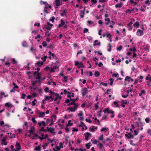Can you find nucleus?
Returning a JSON list of instances; mask_svg holds the SVG:
<instances>
[{"instance_id": "56", "label": "nucleus", "mask_w": 151, "mask_h": 151, "mask_svg": "<svg viewBox=\"0 0 151 151\" xmlns=\"http://www.w3.org/2000/svg\"><path fill=\"white\" fill-rule=\"evenodd\" d=\"M0 95H1V96L4 95V97H7V96H8V94H6V95H5V93L4 92H1L0 93Z\"/></svg>"}, {"instance_id": "44", "label": "nucleus", "mask_w": 151, "mask_h": 151, "mask_svg": "<svg viewBox=\"0 0 151 151\" xmlns=\"http://www.w3.org/2000/svg\"><path fill=\"white\" fill-rule=\"evenodd\" d=\"M113 103L114 106V107H119V106L118 104V102H117V101H114Z\"/></svg>"}, {"instance_id": "5", "label": "nucleus", "mask_w": 151, "mask_h": 151, "mask_svg": "<svg viewBox=\"0 0 151 151\" xmlns=\"http://www.w3.org/2000/svg\"><path fill=\"white\" fill-rule=\"evenodd\" d=\"M40 69V68H37V69H35V70H37V71L35 72V75L37 78H40L41 75L42 74L41 72H38Z\"/></svg>"}, {"instance_id": "40", "label": "nucleus", "mask_w": 151, "mask_h": 151, "mask_svg": "<svg viewBox=\"0 0 151 151\" xmlns=\"http://www.w3.org/2000/svg\"><path fill=\"white\" fill-rule=\"evenodd\" d=\"M51 122L50 123L49 126H51L54 124L55 121L53 119V117H52V116H51V118H50Z\"/></svg>"}, {"instance_id": "54", "label": "nucleus", "mask_w": 151, "mask_h": 151, "mask_svg": "<svg viewBox=\"0 0 151 151\" xmlns=\"http://www.w3.org/2000/svg\"><path fill=\"white\" fill-rule=\"evenodd\" d=\"M91 143L90 142H89L88 143H86V148L87 149H89L90 148V147H91Z\"/></svg>"}, {"instance_id": "49", "label": "nucleus", "mask_w": 151, "mask_h": 151, "mask_svg": "<svg viewBox=\"0 0 151 151\" xmlns=\"http://www.w3.org/2000/svg\"><path fill=\"white\" fill-rule=\"evenodd\" d=\"M72 115H70V114H65L64 116V118L66 119H68L70 117H71Z\"/></svg>"}, {"instance_id": "17", "label": "nucleus", "mask_w": 151, "mask_h": 151, "mask_svg": "<svg viewBox=\"0 0 151 151\" xmlns=\"http://www.w3.org/2000/svg\"><path fill=\"white\" fill-rule=\"evenodd\" d=\"M44 70L47 71H49V72L52 73L55 72L54 70L52 68H50L49 66H46L44 68Z\"/></svg>"}, {"instance_id": "52", "label": "nucleus", "mask_w": 151, "mask_h": 151, "mask_svg": "<svg viewBox=\"0 0 151 151\" xmlns=\"http://www.w3.org/2000/svg\"><path fill=\"white\" fill-rule=\"evenodd\" d=\"M99 102H97L95 104V108L96 109H97L99 108Z\"/></svg>"}, {"instance_id": "45", "label": "nucleus", "mask_w": 151, "mask_h": 151, "mask_svg": "<svg viewBox=\"0 0 151 151\" xmlns=\"http://www.w3.org/2000/svg\"><path fill=\"white\" fill-rule=\"evenodd\" d=\"M79 130V129L76 127H73L72 128V134H74V132H78Z\"/></svg>"}, {"instance_id": "12", "label": "nucleus", "mask_w": 151, "mask_h": 151, "mask_svg": "<svg viewBox=\"0 0 151 151\" xmlns=\"http://www.w3.org/2000/svg\"><path fill=\"white\" fill-rule=\"evenodd\" d=\"M15 148L13 150V151H19L21 148L20 144L19 143H17L15 145Z\"/></svg>"}, {"instance_id": "36", "label": "nucleus", "mask_w": 151, "mask_h": 151, "mask_svg": "<svg viewBox=\"0 0 151 151\" xmlns=\"http://www.w3.org/2000/svg\"><path fill=\"white\" fill-rule=\"evenodd\" d=\"M60 22H61V23L59 25H58V27H62V26H63V25H64V24H65V22L64 21H63V19H61V20H60Z\"/></svg>"}, {"instance_id": "37", "label": "nucleus", "mask_w": 151, "mask_h": 151, "mask_svg": "<svg viewBox=\"0 0 151 151\" xmlns=\"http://www.w3.org/2000/svg\"><path fill=\"white\" fill-rule=\"evenodd\" d=\"M139 25L140 23L139 22H138V21H137V22H136L134 24H133V26L134 27H137V28L139 27Z\"/></svg>"}, {"instance_id": "25", "label": "nucleus", "mask_w": 151, "mask_h": 151, "mask_svg": "<svg viewBox=\"0 0 151 151\" xmlns=\"http://www.w3.org/2000/svg\"><path fill=\"white\" fill-rule=\"evenodd\" d=\"M38 125L39 127L43 126L45 127L46 126V124L45 121H42L40 122H39L38 124Z\"/></svg>"}, {"instance_id": "9", "label": "nucleus", "mask_w": 151, "mask_h": 151, "mask_svg": "<svg viewBox=\"0 0 151 151\" xmlns=\"http://www.w3.org/2000/svg\"><path fill=\"white\" fill-rule=\"evenodd\" d=\"M75 65H77L78 68H81V67H84L85 65L81 62H79L78 61H75Z\"/></svg>"}, {"instance_id": "48", "label": "nucleus", "mask_w": 151, "mask_h": 151, "mask_svg": "<svg viewBox=\"0 0 151 151\" xmlns=\"http://www.w3.org/2000/svg\"><path fill=\"white\" fill-rule=\"evenodd\" d=\"M34 150L37 151H41V148L40 146H37L36 147Z\"/></svg>"}, {"instance_id": "27", "label": "nucleus", "mask_w": 151, "mask_h": 151, "mask_svg": "<svg viewBox=\"0 0 151 151\" xmlns=\"http://www.w3.org/2000/svg\"><path fill=\"white\" fill-rule=\"evenodd\" d=\"M55 64H56V65H55L53 67V68H52L54 70V69H58L60 65L59 62L58 61H56L55 63Z\"/></svg>"}, {"instance_id": "23", "label": "nucleus", "mask_w": 151, "mask_h": 151, "mask_svg": "<svg viewBox=\"0 0 151 151\" xmlns=\"http://www.w3.org/2000/svg\"><path fill=\"white\" fill-rule=\"evenodd\" d=\"M51 98V99L50 101H53V98H52L51 96H45V98L44 100H43V103L44 104V101H46V100L47 99H49Z\"/></svg>"}, {"instance_id": "1", "label": "nucleus", "mask_w": 151, "mask_h": 151, "mask_svg": "<svg viewBox=\"0 0 151 151\" xmlns=\"http://www.w3.org/2000/svg\"><path fill=\"white\" fill-rule=\"evenodd\" d=\"M41 136H40V135H39L38 136V138L40 139V140H42L43 139H44V138H46L47 139V142L45 143V145L46 147H47L49 143H52V142H54L55 140V139H49V138H48V135H45L44 134L42 133H41Z\"/></svg>"}, {"instance_id": "38", "label": "nucleus", "mask_w": 151, "mask_h": 151, "mask_svg": "<svg viewBox=\"0 0 151 151\" xmlns=\"http://www.w3.org/2000/svg\"><path fill=\"white\" fill-rule=\"evenodd\" d=\"M123 5V4L122 3V2H121L120 3H117L115 5V7L116 8H120L122 7Z\"/></svg>"}, {"instance_id": "19", "label": "nucleus", "mask_w": 151, "mask_h": 151, "mask_svg": "<svg viewBox=\"0 0 151 151\" xmlns=\"http://www.w3.org/2000/svg\"><path fill=\"white\" fill-rule=\"evenodd\" d=\"M5 106L9 109V108L14 107V106L12 105V104L9 102H6L5 103Z\"/></svg>"}, {"instance_id": "2", "label": "nucleus", "mask_w": 151, "mask_h": 151, "mask_svg": "<svg viewBox=\"0 0 151 151\" xmlns=\"http://www.w3.org/2000/svg\"><path fill=\"white\" fill-rule=\"evenodd\" d=\"M74 107H69L67 109V110H69L71 112H75L78 109V104H74Z\"/></svg>"}, {"instance_id": "57", "label": "nucleus", "mask_w": 151, "mask_h": 151, "mask_svg": "<svg viewBox=\"0 0 151 151\" xmlns=\"http://www.w3.org/2000/svg\"><path fill=\"white\" fill-rule=\"evenodd\" d=\"M64 80H63V82H67L68 80V77H66V76H64L63 77Z\"/></svg>"}, {"instance_id": "59", "label": "nucleus", "mask_w": 151, "mask_h": 151, "mask_svg": "<svg viewBox=\"0 0 151 151\" xmlns=\"http://www.w3.org/2000/svg\"><path fill=\"white\" fill-rule=\"evenodd\" d=\"M31 121L34 123L35 124H36L37 123V122L36 120H35V118L32 117L31 119Z\"/></svg>"}, {"instance_id": "39", "label": "nucleus", "mask_w": 151, "mask_h": 151, "mask_svg": "<svg viewBox=\"0 0 151 151\" xmlns=\"http://www.w3.org/2000/svg\"><path fill=\"white\" fill-rule=\"evenodd\" d=\"M100 42H99L98 40H95L94 41L93 45L95 46L96 45H100Z\"/></svg>"}, {"instance_id": "53", "label": "nucleus", "mask_w": 151, "mask_h": 151, "mask_svg": "<svg viewBox=\"0 0 151 151\" xmlns=\"http://www.w3.org/2000/svg\"><path fill=\"white\" fill-rule=\"evenodd\" d=\"M94 75L96 77H99L100 76V73L98 71H96L95 72Z\"/></svg>"}, {"instance_id": "6", "label": "nucleus", "mask_w": 151, "mask_h": 151, "mask_svg": "<svg viewBox=\"0 0 151 151\" xmlns=\"http://www.w3.org/2000/svg\"><path fill=\"white\" fill-rule=\"evenodd\" d=\"M46 131L50 132L53 134H55V129L53 127H49V126H47Z\"/></svg>"}, {"instance_id": "41", "label": "nucleus", "mask_w": 151, "mask_h": 151, "mask_svg": "<svg viewBox=\"0 0 151 151\" xmlns=\"http://www.w3.org/2000/svg\"><path fill=\"white\" fill-rule=\"evenodd\" d=\"M74 96V94L73 93H71V92H68V97L70 98L71 97H73Z\"/></svg>"}, {"instance_id": "47", "label": "nucleus", "mask_w": 151, "mask_h": 151, "mask_svg": "<svg viewBox=\"0 0 151 151\" xmlns=\"http://www.w3.org/2000/svg\"><path fill=\"white\" fill-rule=\"evenodd\" d=\"M104 137L103 134L101 135L98 138V140L102 141L104 140Z\"/></svg>"}, {"instance_id": "13", "label": "nucleus", "mask_w": 151, "mask_h": 151, "mask_svg": "<svg viewBox=\"0 0 151 151\" xmlns=\"http://www.w3.org/2000/svg\"><path fill=\"white\" fill-rule=\"evenodd\" d=\"M144 33L143 30L137 29L136 32V35L138 36H142L143 35Z\"/></svg>"}, {"instance_id": "46", "label": "nucleus", "mask_w": 151, "mask_h": 151, "mask_svg": "<svg viewBox=\"0 0 151 151\" xmlns=\"http://www.w3.org/2000/svg\"><path fill=\"white\" fill-rule=\"evenodd\" d=\"M113 91L112 89H108L107 90L106 93L107 94H110V93H113Z\"/></svg>"}, {"instance_id": "22", "label": "nucleus", "mask_w": 151, "mask_h": 151, "mask_svg": "<svg viewBox=\"0 0 151 151\" xmlns=\"http://www.w3.org/2000/svg\"><path fill=\"white\" fill-rule=\"evenodd\" d=\"M92 118L93 119V123L94 124H98V125L100 124V121L99 119H97V118L93 117Z\"/></svg>"}, {"instance_id": "61", "label": "nucleus", "mask_w": 151, "mask_h": 151, "mask_svg": "<svg viewBox=\"0 0 151 151\" xmlns=\"http://www.w3.org/2000/svg\"><path fill=\"white\" fill-rule=\"evenodd\" d=\"M150 118L149 117H147L145 118V121L147 123H149L150 121Z\"/></svg>"}, {"instance_id": "26", "label": "nucleus", "mask_w": 151, "mask_h": 151, "mask_svg": "<svg viewBox=\"0 0 151 151\" xmlns=\"http://www.w3.org/2000/svg\"><path fill=\"white\" fill-rule=\"evenodd\" d=\"M53 26L52 24L50 23L49 22H47V23L46 29L48 30H50Z\"/></svg>"}, {"instance_id": "8", "label": "nucleus", "mask_w": 151, "mask_h": 151, "mask_svg": "<svg viewBox=\"0 0 151 151\" xmlns=\"http://www.w3.org/2000/svg\"><path fill=\"white\" fill-rule=\"evenodd\" d=\"M97 146L99 149L100 151H104L105 149L104 145L102 143H100L97 144Z\"/></svg>"}, {"instance_id": "18", "label": "nucleus", "mask_w": 151, "mask_h": 151, "mask_svg": "<svg viewBox=\"0 0 151 151\" xmlns=\"http://www.w3.org/2000/svg\"><path fill=\"white\" fill-rule=\"evenodd\" d=\"M91 134L89 132H86V134L85 135V139L86 140L88 141L89 140V137H91Z\"/></svg>"}, {"instance_id": "10", "label": "nucleus", "mask_w": 151, "mask_h": 151, "mask_svg": "<svg viewBox=\"0 0 151 151\" xmlns=\"http://www.w3.org/2000/svg\"><path fill=\"white\" fill-rule=\"evenodd\" d=\"M55 97L54 100L55 101H58V104L59 103V102L61 98V96L59 94L55 93Z\"/></svg>"}, {"instance_id": "14", "label": "nucleus", "mask_w": 151, "mask_h": 151, "mask_svg": "<svg viewBox=\"0 0 151 151\" xmlns=\"http://www.w3.org/2000/svg\"><path fill=\"white\" fill-rule=\"evenodd\" d=\"M6 136H4L1 139V144L2 145H6L7 144V142H6Z\"/></svg>"}, {"instance_id": "7", "label": "nucleus", "mask_w": 151, "mask_h": 151, "mask_svg": "<svg viewBox=\"0 0 151 151\" xmlns=\"http://www.w3.org/2000/svg\"><path fill=\"white\" fill-rule=\"evenodd\" d=\"M78 126L79 127H82V130H84L87 129H88V127L85 123L83 122H80V124L78 125Z\"/></svg>"}, {"instance_id": "15", "label": "nucleus", "mask_w": 151, "mask_h": 151, "mask_svg": "<svg viewBox=\"0 0 151 151\" xmlns=\"http://www.w3.org/2000/svg\"><path fill=\"white\" fill-rule=\"evenodd\" d=\"M98 129V127L96 126H91L89 128V131L91 132H95Z\"/></svg>"}, {"instance_id": "30", "label": "nucleus", "mask_w": 151, "mask_h": 151, "mask_svg": "<svg viewBox=\"0 0 151 151\" xmlns=\"http://www.w3.org/2000/svg\"><path fill=\"white\" fill-rule=\"evenodd\" d=\"M129 92V90L125 91L124 94L122 95V97L124 98H125L128 97V96Z\"/></svg>"}, {"instance_id": "24", "label": "nucleus", "mask_w": 151, "mask_h": 151, "mask_svg": "<svg viewBox=\"0 0 151 151\" xmlns=\"http://www.w3.org/2000/svg\"><path fill=\"white\" fill-rule=\"evenodd\" d=\"M125 136L128 138H134L133 135L131 133L127 132L125 134Z\"/></svg>"}, {"instance_id": "64", "label": "nucleus", "mask_w": 151, "mask_h": 151, "mask_svg": "<svg viewBox=\"0 0 151 151\" xmlns=\"http://www.w3.org/2000/svg\"><path fill=\"white\" fill-rule=\"evenodd\" d=\"M47 56H45L43 57H42L41 59L42 60H43L44 61H45L46 60V59L47 58Z\"/></svg>"}, {"instance_id": "4", "label": "nucleus", "mask_w": 151, "mask_h": 151, "mask_svg": "<svg viewBox=\"0 0 151 151\" xmlns=\"http://www.w3.org/2000/svg\"><path fill=\"white\" fill-rule=\"evenodd\" d=\"M63 147V143L60 142L59 143V146H56L55 148H53V150L54 151H58L60 150L61 148Z\"/></svg>"}, {"instance_id": "3", "label": "nucleus", "mask_w": 151, "mask_h": 151, "mask_svg": "<svg viewBox=\"0 0 151 151\" xmlns=\"http://www.w3.org/2000/svg\"><path fill=\"white\" fill-rule=\"evenodd\" d=\"M100 131L101 132H104L106 135H108L109 133V130L107 127H102Z\"/></svg>"}, {"instance_id": "11", "label": "nucleus", "mask_w": 151, "mask_h": 151, "mask_svg": "<svg viewBox=\"0 0 151 151\" xmlns=\"http://www.w3.org/2000/svg\"><path fill=\"white\" fill-rule=\"evenodd\" d=\"M102 35L103 37H108L109 39V40L110 42H111L112 41L111 38V35L110 33H109V32H106V33H103L102 34Z\"/></svg>"}, {"instance_id": "55", "label": "nucleus", "mask_w": 151, "mask_h": 151, "mask_svg": "<svg viewBox=\"0 0 151 151\" xmlns=\"http://www.w3.org/2000/svg\"><path fill=\"white\" fill-rule=\"evenodd\" d=\"M73 123L71 122V120H69L68 121V123L67 124V126H72V125H73Z\"/></svg>"}, {"instance_id": "43", "label": "nucleus", "mask_w": 151, "mask_h": 151, "mask_svg": "<svg viewBox=\"0 0 151 151\" xmlns=\"http://www.w3.org/2000/svg\"><path fill=\"white\" fill-rule=\"evenodd\" d=\"M55 3L57 6H59L61 4L60 0H55Z\"/></svg>"}, {"instance_id": "32", "label": "nucleus", "mask_w": 151, "mask_h": 151, "mask_svg": "<svg viewBox=\"0 0 151 151\" xmlns=\"http://www.w3.org/2000/svg\"><path fill=\"white\" fill-rule=\"evenodd\" d=\"M139 127L138 129V130H142L143 129V124L142 122H140L138 124Z\"/></svg>"}, {"instance_id": "50", "label": "nucleus", "mask_w": 151, "mask_h": 151, "mask_svg": "<svg viewBox=\"0 0 151 151\" xmlns=\"http://www.w3.org/2000/svg\"><path fill=\"white\" fill-rule=\"evenodd\" d=\"M91 141L93 144H96L98 142L97 140L96 139H92Z\"/></svg>"}, {"instance_id": "31", "label": "nucleus", "mask_w": 151, "mask_h": 151, "mask_svg": "<svg viewBox=\"0 0 151 151\" xmlns=\"http://www.w3.org/2000/svg\"><path fill=\"white\" fill-rule=\"evenodd\" d=\"M60 14L62 17H65L66 15V10H63L61 11Z\"/></svg>"}, {"instance_id": "42", "label": "nucleus", "mask_w": 151, "mask_h": 151, "mask_svg": "<svg viewBox=\"0 0 151 151\" xmlns=\"http://www.w3.org/2000/svg\"><path fill=\"white\" fill-rule=\"evenodd\" d=\"M105 21H106L105 23L106 24V25H108L109 24V23L110 21V18H105Z\"/></svg>"}, {"instance_id": "35", "label": "nucleus", "mask_w": 151, "mask_h": 151, "mask_svg": "<svg viewBox=\"0 0 151 151\" xmlns=\"http://www.w3.org/2000/svg\"><path fill=\"white\" fill-rule=\"evenodd\" d=\"M43 64V62L41 61H38L35 63V65L37 66H41V65H42Z\"/></svg>"}, {"instance_id": "28", "label": "nucleus", "mask_w": 151, "mask_h": 151, "mask_svg": "<svg viewBox=\"0 0 151 151\" xmlns=\"http://www.w3.org/2000/svg\"><path fill=\"white\" fill-rule=\"evenodd\" d=\"M76 100V99H72L70 98V102L68 104V105H74V104H76L75 103V101Z\"/></svg>"}, {"instance_id": "62", "label": "nucleus", "mask_w": 151, "mask_h": 151, "mask_svg": "<svg viewBox=\"0 0 151 151\" xmlns=\"http://www.w3.org/2000/svg\"><path fill=\"white\" fill-rule=\"evenodd\" d=\"M55 19V17H52V18L49 19V21H51L52 22H54V19Z\"/></svg>"}, {"instance_id": "16", "label": "nucleus", "mask_w": 151, "mask_h": 151, "mask_svg": "<svg viewBox=\"0 0 151 151\" xmlns=\"http://www.w3.org/2000/svg\"><path fill=\"white\" fill-rule=\"evenodd\" d=\"M88 90L86 88H83L81 90V94L83 96H85L87 94Z\"/></svg>"}, {"instance_id": "51", "label": "nucleus", "mask_w": 151, "mask_h": 151, "mask_svg": "<svg viewBox=\"0 0 151 151\" xmlns=\"http://www.w3.org/2000/svg\"><path fill=\"white\" fill-rule=\"evenodd\" d=\"M51 122L50 119H49V118H47V119L46 120V125L47 124H49Z\"/></svg>"}, {"instance_id": "29", "label": "nucleus", "mask_w": 151, "mask_h": 151, "mask_svg": "<svg viewBox=\"0 0 151 151\" xmlns=\"http://www.w3.org/2000/svg\"><path fill=\"white\" fill-rule=\"evenodd\" d=\"M125 80L131 82H132L134 81L133 79L131 78L130 77H129V76H126L125 79Z\"/></svg>"}, {"instance_id": "34", "label": "nucleus", "mask_w": 151, "mask_h": 151, "mask_svg": "<svg viewBox=\"0 0 151 151\" xmlns=\"http://www.w3.org/2000/svg\"><path fill=\"white\" fill-rule=\"evenodd\" d=\"M80 15L81 18H83L84 17L85 15V9L83 11V10H81L80 13Z\"/></svg>"}, {"instance_id": "21", "label": "nucleus", "mask_w": 151, "mask_h": 151, "mask_svg": "<svg viewBox=\"0 0 151 151\" xmlns=\"http://www.w3.org/2000/svg\"><path fill=\"white\" fill-rule=\"evenodd\" d=\"M40 3L41 4H45V7L46 9H47V8H51V5L48 4L47 3V2H44V1H41Z\"/></svg>"}, {"instance_id": "63", "label": "nucleus", "mask_w": 151, "mask_h": 151, "mask_svg": "<svg viewBox=\"0 0 151 151\" xmlns=\"http://www.w3.org/2000/svg\"><path fill=\"white\" fill-rule=\"evenodd\" d=\"M34 128H31V129L29 130V133L31 134H33L34 132Z\"/></svg>"}, {"instance_id": "20", "label": "nucleus", "mask_w": 151, "mask_h": 151, "mask_svg": "<svg viewBox=\"0 0 151 151\" xmlns=\"http://www.w3.org/2000/svg\"><path fill=\"white\" fill-rule=\"evenodd\" d=\"M38 116L40 118H43L45 115V113L39 110L38 111Z\"/></svg>"}, {"instance_id": "33", "label": "nucleus", "mask_w": 151, "mask_h": 151, "mask_svg": "<svg viewBox=\"0 0 151 151\" xmlns=\"http://www.w3.org/2000/svg\"><path fill=\"white\" fill-rule=\"evenodd\" d=\"M50 56L49 58L50 59H51L53 58H54L55 56V55L54 54L52 53V52L51 51H50L48 52Z\"/></svg>"}, {"instance_id": "60", "label": "nucleus", "mask_w": 151, "mask_h": 151, "mask_svg": "<svg viewBox=\"0 0 151 151\" xmlns=\"http://www.w3.org/2000/svg\"><path fill=\"white\" fill-rule=\"evenodd\" d=\"M44 127L42 126L40 129V132H41L42 131H46V130H45L44 128Z\"/></svg>"}, {"instance_id": "58", "label": "nucleus", "mask_w": 151, "mask_h": 151, "mask_svg": "<svg viewBox=\"0 0 151 151\" xmlns=\"http://www.w3.org/2000/svg\"><path fill=\"white\" fill-rule=\"evenodd\" d=\"M108 47L109 48L108 49V51L110 52L111 51V45L110 43H109L108 45Z\"/></svg>"}]
</instances>
